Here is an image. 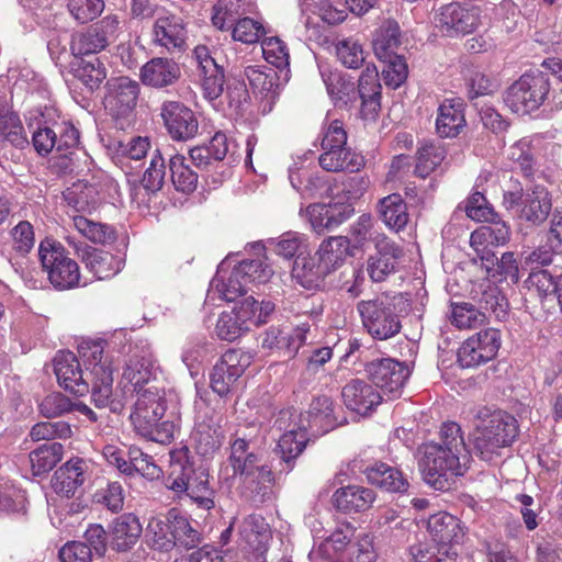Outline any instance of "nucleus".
<instances>
[{
    "mask_svg": "<svg viewBox=\"0 0 562 562\" xmlns=\"http://www.w3.org/2000/svg\"><path fill=\"white\" fill-rule=\"evenodd\" d=\"M319 166L330 172L349 170L358 171L363 165V157L351 150L349 147L336 151H323L318 158Z\"/></svg>",
    "mask_w": 562,
    "mask_h": 562,
    "instance_id": "ea45409f",
    "label": "nucleus"
},
{
    "mask_svg": "<svg viewBox=\"0 0 562 562\" xmlns=\"http://www.w3.org/2000/svg\"><path fill=\"white\" fill-rule=\"evenodd\" d=\"M446 149L439 143L424 142L416 153L415 173L420 178L428 177L446 158Z\"/></svg>",
    "mask_w": 562,
    "mask_h": 562,
    "instance_id": "a18cd8bd",
    "label": "nucleus"
},
{
    "mask_svg": "<svg viewBox=\"0 0 562 562\" xmlns=\"http://www.w3.org/2000/svg\"><path fill=\"white\" fill-rule=\"evenodd\" d=\"M169 169L177 191L191 193L196 189L198 173L191 169L184 156L179 154L172 156L169 161Z\"/></svg>",
    "mask_w": 562,
    "mask_h": 562,
    "instance_id": "8fccbe9b",
    "label": "nucleus"
},
{
    "mask_svg": "<svg viewBox=\"0 0 562 562\" xmlns=\"http://www.w3.org/2000/svg\"><path fill=\"white\" fill-rule=\"evenodd\" d=\"M352 530L349 526L336 529L317 549L312 551L315 558L324 562H342L347 555V548L351 544Z\"/></svg>",
    "mask_w": 562,
    "mask_h": 562,
    "instance_id": "72a5a7b5",
    "label": "nucleus"
},
{
    "mask_svg": "<svg viewBox=\"0 0 562 562\" xmlns=\"http://www.w3.org/2000/svg\"><path fill=\"white\" fill-rule=\"evenodd\" d=\"M245 279H246V261L239 258V255H228L220 265L215 277L210 283L207 297L211 299L214 293L218 297L235 302H245Z\"/></svg>",
    "mask_w": 562,
    "mask_h": 562,
    "instance_id": "1a4fd4ad",
    "label": "nucleus"
},
{
    "mask_svg": "<svg viewBox=\"0 0 562 562\" xmlns=\"http://www.w3.org/2000/svg\"><path fill=\"white\" fill-rule=\"evenodd\" d=\"M527 282L533 286L540 297L557 295L562 302V274L557 279L546 270H537L529 273Z\"/></svg>",
    "mask_w": 562,
    "mask_h": 562,
    "instance_id": "6e6d98bb",
    "label": "nucleus"
},
{
    "mask_svg": "<svg viewBox=\"0 0 562 562\" xmlns=\"http://www.w3.org/2000/svg\"><path fill=\"white\" fill-rule=\"evenodd\" d=\"M71 435L70 425L63 420L37 423L30 431L33 441L53 440L55 438L66 439L70 438Z\"/></svg>",
    "mask_w": 562,
    "mask_h": 562,
    "instance_id": "bf43d9fd",
    "label": "nucleus"
},
{
    "mask_svg": "<svg viewBox=\"0 0 562 562\" xmlns=\"http://www.w3.org/2000/svg\"><path fill=\"white\" fill-rule=\"evenodd\" d=\"M86 267L99 279H108L117 274L123 268V259L111 252L92 249L85 255Z\"/></svg>",
    "mask_w": 562,
    "mask_h": 562,
    "instance_id": "a19ab883",
    "label": "nucleus"
},
{
    "mask_svg": "<svg viewBox=\"0 0 562 562\" xmlns=\"http://www.w3.org/2000/svg\"><path fill=\"white\" fill-rule=\"evenodd\" d=\"M260 48L265 59L276 68L289 65V50L281 37H263Z\"/></svg>",
    "mask_w": 562,
    "mask_h": 562,
    "instance_id": "052dcab7",
    "label": "nucleus"
},
{
    "mask_svg": "<svg viewBox=\"0 0 562 562\" xmlns=\"http://www.w3.org/2000/svg\"><path fill=\"white\" fill-rule=\"evenodd\" d=\"M278 74L273 68L265 70L251 69L248 71V81L251 85L252 93L256 100L260 102L262 114L272 110L277 98Z\"/></svg>",
    "mask_w": 562,
    "mask_h": 562,
    "instance_id": "a878e982",
    "label": "nucleus"
},
{
    "mask_svg": "<svg viewBox=\"0 0 562 562\" xmlns=\"http://www.w3.org/2000/svg\"><path fill=\"white\" fill-rule=\"evenodd\" d=\"M345 405L360 415H367L382 400L381 394L370 384L360 379L351 380L341 391Z\"/></svg>",
    "mask_w": 562,
    "mask_h": 562,
    "instance_id": "412c9836",
    "label": "nucleus"
},
{
    "mask_svg": "<svg viewBox=\"0 0 562 562\" xmlns=\"http://www.w3.org/2000/svg\"><path fill=\"white\" fill-rule=\"evenodd\" d=\"M153 380H155V360L151 353L143 351L130 357L122 373L123 389L139 395L145 385H153L150 383Z\"/></svg>",
    "mask_w": 562,
    "mask_h": 562,
    "instance_id": "6ab92c4d",
    "label": "nucleus"
},
{
    "mask_svg": "<svg viewBox=\"0 0 562 562\" xmlns=\"http://www.w3.org/2000/svg\"><path fill=\"white\" fill-rule=\"evenodd\" d=\"M331 271L315 254L313 256H297L293 268V279L306 290H321L325 286L326 278Z\"/></svg>",
    "mask_w": 562,
    "mask_h": 562,
    "instance_id": "4be33fe9",
    "label": "nucleus"
},
{
    "mask_svg": "<svg viewBox=\"0 0 562 562\" xmlns=\"http://www.w3.org/2000/svg\"><path fill=\"white\" fill-rule=\"evenodd\" d=\"M88 462L81 458H72L61 465L52 480L53 490L63 496H74L76 491L83 484Z\"/></svg>",
    "mask_w": 562,
    "mask_h": 562,
    "instance_id": "5701e85b",
    "label": "nucleus"
},
{
    "mask_svg": "<svg viewBox=\"0 0 562 562\" xmlns=\"http://www.w3.org/2000/svg\"><path fill=\"white\" fill-rule=\"evenodd\" d=\"M520 211V218L532 225L542 224L552 210L550 192L542 186H536L531 192L526 193Z\"/></svg>",
    "mask_w": 562,
    "mask_h": 562,
    "instance_id": "7c9ffc66",
    "label": "nucleus"
},
{
    "mask_svg": "<svg viewBox=\"0 0 562 562\" xmlns=\"http://www.w3.org/2000/svg\"><path fill=\"white\" fill-rule=\"evenodd\" d=\"M307 442L306 434L304 430H289L283 434L279 441L278 447L282 453V459L289 462L302 453Z\"/></svg>",
    "mask_w": 562,
    "mask_h": 562,
    "instance_id": "680f3d73",
    "label": "nucleus"
},
{
    "mask_svg": "<svg viewBox=\"0 0 562 562\" xmlns=\"http://www.w3.org/2000/svg\"><path fill=\"white\" fill-rule=\"evenodd\" d=\"M381 83L375 66H367L361 74L358 93L361 99L360 115L366 121H375L381 111Z\"/></svg>",
    "mask_w": 562,
    "mask_h": 562,
    "instance_id": "aec40b11",
    "label": "nucleus"
},
{
    "mask_svg": "<svg viewBox=\"0 0 562 562\" xmlns=\"http://www.w3.org/2000/svg\"><path fill=\"white\" fill-rule=\"evenodd\" d=\"M378 212L385 225L396 232L403 229L409 220L407 204L397 193L381 199L378 203Z\"/></svg>",
    "mask_w": 562,
    "mask_h": 562,
    "instance_id": "4c0bfd02",
    "label": "nucleus"
},
{
    "mask_svg": "<svg viewBox=\"0 0 562 562\" xmlns=\"http://www.w3.org/2000/svg\"><path fill=\"white\" fill-rule=\"evenodd\" d=\"M165 412L164 390L157 385H149L137 395L130 418L138 435L148 440L166 445L173 440L178 425L172 420L160 422Z\"/></svg>",
    "mask_w": 562,
    "mask_h": 562,
    "instance_id": "20e7f679",
    "label": "nucleus"
},
{
    "mask_svg": "<svg viewBox=\"0 0 562 562\" xmlns=\"http://www.w3.org/2000/svg\"><path fill=\"white\" fill-rule=\"evenodd\" d=\"M375 249L376 252L368 258L367 271L373 282H382L395 272L404 252L395 241L384 235L376 236Z\"/></svg>",
    "mask_w": 562,
    "mask_h": 562,
    "instance_id": "4468645a",
    "label": "nucleus"
},
{
    "mask_svg": "<svg viewBox=\"0 0 562 562\" xmlns=\"http://www.w3.org/2000/svg\"><path fill=\"white\" fill-rule=\"evenodd\" d=\"M480 7L464 8L458 2L441 5L435 13V23L442 31L471 34L481 24Z\"/></svg>",
    "mask_w": 562,
    "mask_h": 562,
    "instance_id": "9b49d317",
    "label": "nucleus"
},
{
    "mask_svg": "<svg viewBox=\"0 0 562 562\" xmlns=\"http://www.w3.org/2000/svg\"><path fill=\"white\" fill-rule=\"evenodd\" d=\"M246 307L238 302L229 312H223L216 324V335L223 340L233 341L244 333Z\"/></svg>",
    "mask_w": 562,
    "mask_h": 562,
    "instance_id": "c03bdc74",
    "label": "nucleus"
},
{
    "mask_svg": "<svg viewBox=\"0 0 562 562\" xmlns=\"http://www.w3.org/2000/svg\"><path fill=\"white\" fill-rule=\"evenodd\" d=\"M139 85L128 77H120L109 83L105 108L111 115L124 117L130 115L137 102Z\"/></svg>",
    "mask_w": 562,
    "mask_h": 562,
    "instance_id": "a211bd4d",
    "label": "nucleus"
},
{
    "mask_svg": "<svg viewBox=\"0 0 562 562\" xmlns=\"http://www.w3.org/2000/svg\"><path fill=\"white\" fill-rule=\"evenodd\" d=\"M350 254V240L346 236H330L324 239L315 255L331 271L341 267Z\"/></svg>",
    "mask_w": 562,
    "mask_h": 562,
    "instance_id": "58836bf2",
    "label": "nucleus"
},
{
    "mask_svg": "<svg viewBox=\"0 0 562 562\" xmlns=\"http://www.w3.org/2000/svg\"><path fill=\"white\" fill-rule=\"evenodd\" d=\"M355 210L349 203H314L306 207V215L312 229L318 234H325L339 227L349 220Z\"/></svg>",
    "mask_w": 562,
    "mask_h": 562,
    "instance_id": "dca6fc26",
    "label": "nucleus"
},
{
    "mask_svg": "<svg viewBox=\"0 0 562 562\" xmlns=\"http://www.w3.org/2000/svg\"><path fill=\"white\" fill-rule=\"evenodd\" d=\"M384 64L385 65L382 69V79L384 83L392 89H396L402 86L408 75V68L404 57L400 55Z\"/></svg>",
    "mask_w": 562,
    "mask_h": 562,
    "instance_id": "338daca9",
    "label": "nucleus"
},
{
    "mask_svg": "<svg viewBox=\"0 0 562 562\" xmlns=\"http://www.w3.org/2000/svg\"><path fill=\"white\" fill-rule=\"evenodd\" d=\"M334 45L336 57L345 67L358 69L363 65L366 54L355 37H341Z\"/></svg>",
    "mask_w": 562,
    "mask_h": 562,
    "instance_id": "864d4df0",
    "label": "nucleus"
},
{
    "mask_svg": "<svg viewBox=\"0 0 562 562\" xmlns=\"http://www.w3.org/2000/svg\"><path fill=\"white\" fill-rule=\"evenodd\" d=\"M70 14L80 23L94 20L104 9L103 0H68Z\"/></svg>",
    "mask_w": 562,
    "mask_h": 562,
    "instance_id": "e2e57ef3",
    "label": "nucleus"
},
{
    "mask_svg": "<svg viewBox=\"0 0 562 562\" xmlns=\"http://www.w3.org/2000/svg\"><path fill=\"white\" fill-rule=\"evenodd\" d=\"M245 7L246 0H218L212 15L213 25L222 32L232 30V35H236L237 26L246 21Z\"/></svg>",
    "mask_w": 562,
    "mask_h": 562,
    "instance_id": "2f4dec72",
    "label": "nucleus"
},
{
    "mask_svg": "<svg viewBox=\"0 0 562 562\" xmlns=\"http://www.w3.org/2000/svg\"><path fill=\"white\" fill-rule=\"evenodd\" d=\"M374 5V0H301L302 12L307 14L306 25H317L311 14L329 25L342 22L347 10L361 15Z\"/></svg>",
    "mask_w": 562,
    "mask_h": 562,
    "instance_id": "9d476101",
    "label": "nucleus"
},
{
    "mask_svg": "<svg viewBox=\"0 0 562 562\" xmlns=\"http://www.w3.org/2000/svg\"><path fill=\"white\" fill-rule=\"evenodd\" d=\"M366 371L376 387L390 394L397 393L409 376L408 367L390 358L371 361Z\"/></svg>",
    "mask_w": 562,
    "mask_h": 562,
    "instance_id": "2eb2a0df",
    "label": "nucleus"
},
{
    "mask_svg": "<svg viewBox=\"0 0 562 562\" xmlns=\"http://www.w3.org/2000/svg\"><path fill=\"white\" fill-rule=\"evenodd\" d=\"M363 473L370 484L387 492H404L408 485L402 472L386 463L376 462L367 467Z\"/></svg>",
    "mask_w": 562,
    "mask_h": 562,
    "instance_id": "c9c22d12",
    "label": "nucleus"
},
{
    "mask_svg": "<svg viewBox=\"0 0 562 562\" xmlns=\"http://www.w3.org/2000/svg\"><path fill=\"white\" fill-rule=\"evenodd\" d=\"M102 341L83 340L78 352L86 368V378L79 361L71 351H59L54 359L57 381L65 390L83 395L91 386V397L99 408L110 407L115 412L120 403L113 400V369L111 360L103 356Z\"/></svg>",
    "mask_w": 562,
    "mask_h": 562,
    "instance_id": "f257e3e1",
    "label": "nucleus"
},
{
    "mask_svg": "<svg viewBox=\"0 0 562 562\" xmlns=\"http://www.w3.org/2000/svg\"><path fill=\"white\" fill-rule=\"evenodd\" d=\"M362 324L375 339L386 340L397 335L402 328L400 316L387 297L378 296L362 300L357 304Z\"/></svg>",
    "mask_w": 562,
    "mask_h": 562,
    "instance_id": "6e6552de",
    "label": "nucleus"
},
{
    "mask_svg": "<svg viewBox=\"0 0 562 562\" xmlns=\"http://www.w3.org/2000/svg\"><path fill=\"white\" fill-rule=\"evenodd\" d=\"M68 205L77 211L86 212L94 209L100 201V190L85 180H79L64 192Z\"/></svg>",
    "mask_w": 562,
    "mask_h": 562,
    "instance_id": "79ce46f5",
    "label": "nucleus"
},
{
    "mask_svg": "<svg viewBox=\"0 0 562 562\" xmlns=\"http://www.w3.org/2000/svg\"><path fill=\"white\" fill-rule=\"evenodd\" d=\"M272 540L269 524L261 516L248 519V562H266V554Z\"/></svg>",
    "mask_w": 562,
    "mask_h": 562,
    "instance_id": "c756f323",
    "label": "nucleus"
},
{
    "mask_svg": "<svg viewBox=\"0 0 562 562\" xmlns=\"http://www.w3.org/2000/svg\"><path fill=\"white\" fill-rule=\"evenodd\" d=\"M471 453L456 423L441 426L437 442L424 443L418 449V468L424 481L438 491H448L454 479L463 476L470 468Z\"/></svg>",
    "mask_w": 562,
    "mask_h": 562,
    "instance_id": "f03ea898",
    "label": "nucleus"
},
{
    "mask_svg": "<svg viewBox=\"0 0 562 562\" xmlns=\"http://www.w3.org/2000/svg\"><path fill=\"white\" fill-rule=\"evenodd\" d=\"M190 18L170 11H162L157 15L154 24L155 35H180L188 32Z\"/></svg>",
    "mask_w": 562,
    "mask_h": 562,
    "instance_id": "4d7b16f0",
    "label": "nucleus"
},
{
    "mask_svg": "<svg viewBox=\"0 0 562 562\" xmlns=\"http://www.w3.org/2000/svg\"><path fill=\"white\" fill-rule=\"evenodd\" d=\"M169 521V513L166 516L151 517L145 530V538L148 546L155 550L169 551L175 547Z\"/></svg>",
    "mask_w": 562,
    "mask_h": 562,
    "instance_id": "37998d69",
    "label": "nucleus"
},
{
    "mask_svg": "<svg viewBox=\"0 0 562 562\" xmlns=\"http://www.w3.org/2000/svg\"><path fill=\"white\" fill-rule=\"evenodd\" d=\"M474 418L473 450L484 461L499 456V450L510 446L518 435L516 418L504 411L483 406Z\"/></svg>",
    "mask_w": 562,
    "mask_h": 562,
    "instance_id": "7ed1b4c3",
    "label": "nucleus"
},
{
    "mask_svg": "<svg viewBox=\"0 0 562 562\" xmlns=\"http://www.w3.org/2000/svg\"><path fill=\"white\" fill-rule=\"evenodd\" d=\"M179 78V66L167 58H153L140 69L142 82L153 88H165L171 86Z\"/></svg>",
    "mask_w": 562,
    "mask_h": 562,
    "instance_id": "bb28decb",
    "label": "nucleus"
},
{
    "mask_svg": "<svg viewBox=\"0 0 562 562\" xmlns=\"http://www.w3.org/2000/svg\"><path fill=\"white\" fill-rule=\"evenodd\" d=\"M74 74L90 90L99 88L106 78V70L98 58L92 60L81 59L78 65H74Z\"/></svg>",
    "mask_w": 562,
    "mask_h": 562,
    "instance_id": "5fc2aeb1",
    "label": "nucleus"
},
{
    "mask_svg": "<svg viewBox=\"0 0 562 562\" xmlns=\"http://www.w3.org/2000/svg\"><path fill=\"white\" fill-rule=\"evenodd\" d=\"M169 521L172 536H175V546L179 544L191 549L201 542V535L195 530L187 516L172 508L169 510Z\"/></svg>",
    "mask_w": 562,
    "mask_h": 562,
    "instance_id": "3c124183",
    "label": "nucleus"
},
{
    "mask_svg": "<svg viewBox=\"0 0 562 562\" xmlns=\"http://www.w3.org/2000/svg\"><path fill=\"white\" fill-rule=\"evenodd\" d=\"M549 91L550 82L546 74L527 72L506 90L504 101L513 112L525 115L538 110Z\"/></svg>",
    "mask_w": 562,
    "mask_h": 562,
    "instance_id": "0eeeda50",
    "label": "nucleus"
},
{
    "mask_svg": "<svg viewBox=\"0 0 562 562\" xmlns=\"http://www.w3.org/2000/svg\"><path fill=\"white\" fill-rule=\"evenodd\" d=\"M35 150L45 156L54 149L60 154L75 148L79 143V132L70 123H55L53 126L38 127L32 137Z\"/></svg>",
    "mask_w": 562,
    "mask_h": 562,
    "instance_id": "f8f14e48",
    "label": "nucleus"
},
{
    "mask_svg": "<svg viewBox=\"0 0 562 562\" xmlns=\"http://www.w3.org/2000/svg\"><path fill=\"white\" fill-rule=\"evenodd\" d=\"M142 525L133 514L117 517L112 525V544L117 551L132 548L142 535Z\"/></svg>",
    "mask_w": 562,
    "mask_h": 562,
    "instance_id": "e433bc0d",
    "label": "nucleus"
},
{
    "mask_svg": "<svg viewBox=\"0 0 562 562\" xmlns=\"http://www.w3.org/2000/svg\"><path fill=\"white\" fill-rule=\"evenodd\" d=\"M74 227L77 232L94 244H108L115 240V231L100 222H94L81 215L72 217Z\"/></svg>",
    "mask_w": 562,
    "mask_h": 562,
    "instance_id": "603ef678",
    "label": "nucleus"
},
{
    "mask_svg": "<svg viewBox=\"0 0 562 562\" xmlns=\"http://www.w3.org/2000/svg\"><path fill=\"white\" fill-rule=\"evenodd\" d=\"M68 40L70 54L75 58L98 54L108 46L105 37H64Z\"/></svg>",
    "mask_w": 562,
    "mask_h": 562,
    "instance_id": "0e129e2a",
    "label": "nucleus"
},
{
    "mask_svg": "<svg viewBox=\"0 0 562 562\" xmlns=\"http://www.w3.org/2000/svg\"><path fill=\"white\" fill-rule=\"evenodd\" d=\"M464 126V110L460 100L446 101L440 104L436 119V130L441 137H456Z\"/></svg>",
    "mask_w": 562,
    "mask_h": 562,
    "instance_id": "473e14b6",
    "label": "nucleus"
},
{
    "mask_svg": "<svg viewBox=\"0 0 562 562\" xmlns=\"http://www.w3.org/2000/svg\"><path fill=\"white\" fill-rule=\"evenodd\" d=\"M245 352L243 349H228L217 362L210 376L211 387L220 396L229 393L237 380L244 374Z\"/></svg>",
    "mask_w": 562,
    "mask_h": 562,
    "instance_id": "ddd939ff",
    "label": "nucleus"
},
{
    "mask_svg": "<svg viewBox=\"0 0 562 562\" xmlns=\"http://www.w3.org/2000/svg\"><path fill=\"white\" fill-rule=\"evenodd\" d=\"M374 501L373 490L358 485L340 487L333 495L334 506L344 513L364 512L372 506Z\"/></svg>",
    "mask_w": 562,
    "mask_h": 562,
    "instance_id": "cd10ccee",
    "label": "nucleus"
},
{
    "mask_svg": "<svg viewBox=\"0 0 562 562\" xmlns=\"http://www.w3.org/2000/svg\"><path fill=\"white\" fill-rule=\"evenodd\" d=\"M165 180V160L160 154L154 155L149 167L143 176L142 184L149 193H155L162 188Z\"/></svg>",
    "mask_w": 562,
    "mask_h": 562,
    "instance_id": "69168bd1",
    "label": "nucleus"
},
{
    "mask_svg": "<svg viewBox=\"0 0 562 562\" xmlns=\"http://www.w3.org/2000/svg\"><path fill=\"white\" fill-rule=\"evenodd\" d=\"M167 488L176 494H187L199 507L211 509L214 506L213 490L209 484V473L204 468L194 469L188 461L175 460L166 480Z\"/></svg>",
    "mask_w": 562,
    "mask_h": 562,
    "instance_id": "39448f33",
    "label": "nucleus"
},
{
    "mask_svg": "<svg viewBox=\"0 0 562 562\" xmlns=\"http://www.w3.org/2000/svg\"><path fill=\"white\" fill-rule=\"evenodd\" d=\"M305 238L297 232H286L278 238H270L267 240L269 248L286 259L293 258L304 246Z\"/></svg>",
    "mask_w": 562,
    "mask_h": 562,
    "instance_id": "13d9d810",
    "label": "nucleus"
},
{
    "mask_svg": "<svg viewBox=\"0 0 562 562\" xmlns=\"http://www.w3.org/2000/svg\"><path fill=\"white\" fill-rule=\"evenodd\" d=\"M428 531L432 540L440 546L460 543L464 537L459 519L448 513H438L430 516Z\"/></svg>",
    "mask_w": 562,
    "mask_h": 562,
    "instance_id": "c85d7f7f",
    "label": "nucleus"
},
{
    "mask_svg": "<svg viewBox=\"0 0 562 562\" xmlns=\"http://www.w3.org/2000/svg\"><path fill=\"white\" fill-rule=\"evenodd\" d=\"M310 326L302 324L297 326L292 335L282 336V330L278 327H270L260 337L259 341L262 349L271 350L278 348L283 351L288 358H293L299 348L305 341V335L308 333Z\"/></svg>",
    "mask_w": 562,
    "mask_h": 562,
    "instance_id": "393cba45",
    "label": "nucleus"
},
{
    "mask_svg": "<svg viewBox=\"0 0 562 562\" xmlns=\"http://www.w3.org/2000/svg\"><path fill=\"white\" fill-rule=\"evenodd\" d=\"M3 142L16 148H23L29 144L19 115L12 111L5 100L0 98V144Z\"/></svg>",
    "mask_w": 562,
    "mask_h": 562,
    "instance_id": "f704fd0d",
    "label": "nucleus"
},
{
    "mask_svg": "<svg viewBox=\"0 0 562 562\" xmlns=\"http://www.w3.org/2000/svg\"><path fill=\"white\" fill-rule=\"evenodd\" d=\"M64 447L59 442L46 443L30 453V462L34 475L49 472L61 460Z\"/></svg>",
    "mask_w": 562,
    "mask_h": 562,
    "instance_id": "09e8293b",
    "label": "nucleus"
},
{
    "mask_svg": "<svg viewBox=\"0 0 562 562\" xmlns=\"http://www.w3.org/2000/svg\"><path fill=\"white\" fill-rule=\"evenodd\" d=\"M38 259L50 284L57 290H69L80 284L78 263L69 257L60 243L46 238L40 243Z\"/></svg>",
    "mask_w": 562,
    "mask_h": 562,
    "instance_id": "423d86ee",
    "label": "nucleus"
},
{
    "mask_svg": "<svg viewBox=\"0 0 562 562\" xmlns=\"http://www.w3.org/2000/svg\"><path fill=\"white\" fill-rule=\"evenodd\" d=\"M161 117L173 139L187 140L198 133L199 123L194 113L180 102H165L161 106Z\"/></svg>",
    "mask_w": 562,
    "mask_h": 562,
    "instance_id": "f3484780",
    "label": "nucleus"
},
{
    "mask_svg": "<svg viewBox=\"0 0 562 562\" xmlns=\"http://www.w3.org/2000/svg\"><path fill=\"white\" fill-rule=\"evenodd\" d=\"M257 461L254 453H248V502L259 506L273 499L271 469L263 464L261 467H249Z\"/></svg>",
    "mask_w": 562,
    "mask_h": 562,
    "instance_id": "b1692460",
    "label": "nucleus"
},
{
    "mask_svg": "<svg viewBox=\"0 0 562 562\" xmlns=\"http://www.w3.org/2000/svg\"><path fill=\"white\" fill-rule=\"evenodd\" d=\"M267 245L261 241L251 244L248 249V281L266 284L273 276L271 266L267 262Z\"/></svg>",
    "mask_w": 562,
    "mask_h": 562,
    "instance_id": "49530a36",
    "label": "nucleus"
},
{
    "mask_svg": "<svg viewBox=\"0 0 562 562\" xmlns=\"http://www.w3.org/2000/svg\"><path fill=\"white\" fill-rule=\"evenodd\" d=\"M375 558L372 538L364 535L347 548V555L342 562H374Z\"/></svg>",
    "mask_w": 562,
    "mask_h": 562,
    "instance_id": "774afa93",
    "label": "nucleus"
},
{
    "mask_svg": "<svg viewBox=\"0 0 562 562\" xmlns=\"http://www.w3.org/2000/svg\"><path fill=\"white\" fill-rule=\"evenodd\" d=\"M486 315L469 302H453L450 305V322L459 329H473L486 323Z\"/></svg>",
    "mask_w": 562,
    "mask_h": 562,
    "instance_id": "de8ad7c7",
    "label": "nucleus"
}]
</instances>
